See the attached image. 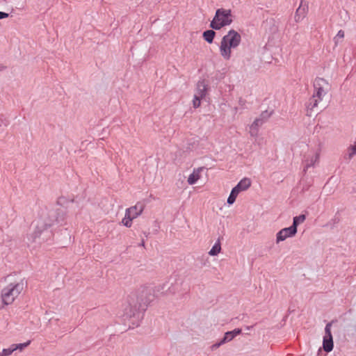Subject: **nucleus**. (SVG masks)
<instances>
[{
  "label": "nucleus",
  "instance_id": "7ed1b4c3",
  "mask_svg": "<svg viewBox=\"0 0 356 356\" xmlns=\"http://www.w3.org/2000/svg\"><path fill=\"white\" fill-rule=\"evenodd\" d=\"M233 22V16L230 9L218 8L210 24V27L215 30L230 25Z\"/></svg>",
  "mask_w": 356,
  "mask_h": 356
},
{
  "label": "nucleus",
  "instance_id": "a211bd4d",
  "mask_svg": "<svg viewBox=\"0 0 356 356\" xmlns=\"http://www.w3.org/2000/svg\"><path fill=\"white\" fill-rule=\"evenodd\" d=\"M221 251V246L220 242H217L214 244L212 248L209 252V255L216 256L219 254Z\"/></svg>",
  "mask_w": 356,
  "mask_h": 356
},
{
  "label": "nucleus",
  "instance_id": "6e6552de",
  "mask_svg": "<svg viewBox=\"0 0 356 356\" xmlns=\"http://www.w3.org/2000/svg\"><path fill=\"white\" fill-rule=\"evenodd\" d=\"M241 333V330L239 328L234 329V330L230 331V332H227L225 334L223 339L218 343L213 345L212 348H217L222 344L232 341L236 336L240 334Z\"/></svg>",
  "mask_w": 356,
  "mask_h": 356
},
{
  "label": "nucleus",
  "instance_id": "1a4fd4ad",
  "mask_svg": "<svg viewBox=\"0 0 356 356\" xmlns=\"http://www.w3.org/2000/svg\"><path fill=\"white\" fill-rule=\"evenodd\" d=\"M208 90V85L205 81H200L197 83V89L195 95L200 98H204Z\"/></svg>",
  "mask_w": 356,
  "mask_h": 356
},
{
  "label": "nucleus",
  "instance_id": "f257e3e1",
  "mask_svg": "<svg viewBox=\"0 0 356 356\" xmlns=\"http://www.w3.org/2000/svg\"><path fill=\"white\" fill-rule=\"evenodd\" d=\"M241 42V35L235 30H229L225 35L219 45V51L223 59L229 60L232 57V51L237 48Z\"/></svg>",
  "mask_w": 356,
  "mask_h": 356
},
{
  "label": "nucleus",
  "instance_id": "39448f33",
  "mask_svg": "<svg viewBox=\"0 0 356 356\" xmlns=\"http://www.w3.org/2000/svg\"><path fill=\"white\" fill-rule=\"evenodd\" d=\"M145 209V204L142 202H137L134 206L130 207L125 210L124 217L122 220V224L127 227L132 226L133 220L142 214Z\"/></svg>",
  "mask_w": 356,
  "mask_h": 356
},
{
  "label": "nucleus",
  "instance_id": "0eeeda50",
  "mask_svg": "<svg viewBox=\"0 0 356 356\" xmlns=\"http://www.w3.org/2000/svg\"><path fill=\"white\" fill-rule=\"evenodd\" d=\"M297 233V229L295 226H291L282 229L276 235V243H279L281 241L286 240L289 237H292Z\"/></svg>",
  "mask_w": 356,
  "mask_h": 356
},
{
  "label": "nucleus",
  "instance_id": "aec40b11",
  "mask_svg": "<svg viewBox=\"0 0 356 356\" xmlns=\"http://www.w3.org/2000/svg\"><path fill=\"white\" fill-rule=\"evenodd\" d=\"M305 218L306 217L305 215H300L298 216L294 217L292 226H295V227L297 229L298 225L303 222L305 220Z\"/></svg>",
  "mask_w": 356,
  "mask_h": 356
},
{
  "label": "nucleus",
  "instance_id": "423d86ee",
  "mask_svg": "<svg viewBox=\"0 0 356 356\" xmlns=\"http://www.w3.org/2000/svg\"><path fill=\"white\" fill-rule=\"evenodd\" d=\"M332 322L328 323L325 327V334L323 337V349L326 352H330L333 349V339L331 333Z\"/></svg>",
  "mask_w": 356,
  "mask_h": 356
},
{
  "label": "nucleus",
  "instance_id": "412c9836",
  "mask_svg": "<svg viewBox=\"0 0 356 356\" xmlns=\"http://www.w3.org/2000/svg\"><path fill=\"white\" fill-rule=\"evenodd\" d=\"M344 36V31L343 30H339L334 38L335 45H337L339 41L343 39Z\"/></svg>",
  "mask_w": 356,
  "mask_h": 356
},
{
  "label": "nucleus",
  "instance_id": "2eb2a0df",
  "mask_svg": "<svg viewBox=\"0 0 356 356\" xmlns=\"http://www.w3.org/2000/svg\"><path fill=\"white\" fill-rule=\"evenodd\" d=\"M239 193V191L235 187H234L230 193L229 196L227 198L228 204H233L235 202L236 197Z\"/></svg>",
  "mask_w": 356,
  "mask_h": 356
},
{
  "label": "nucleus",
  "instance_id": "393cba45",
  "mask_svg": "<svg viewBox=\"0 0 356 356\" xmlns=\"http://www.w3.org/2000/svg\"><path fill=\"white\" fill-rule=\"evenodd\" d=\"M132 314H133L132 308H130V309H129V312H127V313L126 314V315H127V316H131L132 315Z\"/></svg>",
  "mask_w": 356,
  "mask_h": 356
},
{
  "label": "nucleus",
  "instance_id": "5701e85b",
  "mask_svg": "<svg viewBox=\"0 0 356 356\" xmlns=\"http://www.w3.org/2000/svg\"><path fill=\"white\" fill-rule=\"evenodd\" d=\"M202 98L198 97L196 95H194V98L193 100V106L194 108H198L201 105V99Z\"/></svg>",
  "mask_w": 356,
  "mask_h": 356
},
{
  "label": "nucleus",
  "instance_id": "9b49d317",
  "mask_svg": "<svg viewBox=\"0 0 356 356\" xmlns=\"http://www.w3.org/2000/svg\"><path fill=\"white\" fill-rule=\"evenodd\" d=\"M251 186V180L249 178L245 177L242 179L238 184L235 186V188L239 191V193L242 191H245L248 190Z\"/></svg>",
  "mask_w": 356,
  "mask_h": 356
},
{
  "label": "nucleus",
  "instance_id": "f03ea898",
  "mask_svg": "<svg viewBox=\"0 0 356 356\" xmlns=\"http://www.w3.org/2000/svg\"><path fill=\"white\" fill-rule=\"evenodd\" d=\"M24 289V283L23 280L8 284L1 292V299L3 305H12Z\"/></svg>",
  "mask_w": 356,
  "mask_h": 356
},
{
  "label": "nucleus",
  "instance_id": "a878e982",
  "mask_svg": "<svg viewBox=\"0 0 356 356\" xmlns=\"http://www.w3.org/2000/svg\"><path fill=\"white\" fill-rule=\"evenodd\" d=\"M0 356H3V355H2V353H1V352H0Z\"/></svg>",
  "mask_w": 356,
  "mask_h": 356
},
{
  "label": "nucleus",
  "instance_id": "4be33fe9",
  "mask_svg": "<svg viewBox=\"0 0 356 356\" xmlns=\"http://www.w3.org/2000/svg\"><path fill=\"white\" fill-rule=\"evenodd\" d=\"M15 352L14 348H13V344H11L8 348H3L1 351L3 356H10Z\"/></svg>",
  "mask_w": 356,
  "mask_h": 356
},
{
  "label": "nucleus",
  "instance_id": "4468645a",
  "mask_svg": "<svg viewBox=\"0 0 356 356\" xmlns=\"http://www.w3.org/2000/svg\"><path fill=\"white\" fill-rule=\"evenodd\" d=\"M263 120L260 118H257L254 120V121L252 122V124L250 126V134L251 135L256 136L257 134V129L258 128L263 124Z\"/></svg>",
  "mask_w": 356,
  "mask_h": 356
},
{
  "label": "nucleus",
  "instance_id": "6ab92c4d",
  "mask_svg": "<svg viewBox=\"0 0 356 356\" xmlns=\"http://www.w3.org/2000/svg\"><path fill=\"white\" fill-rule=\"evenodd\" d=\"M31 343V341L29 340L26 342L21 343H13V348L14 350H19V351H22L25 348L28 347Z\"/></svg>",
  "mask_w": 356,
  "mask_h": 356
},
{
  "label": "nucleus",
  "instance_id": "f3484780",
  "mask_svg": "<svg viewBox=\"0 0 356 356\" xmlns=\"http://www.w3.org/2000/svg\"><path fill=\"white\" fill-rule=\"evenodd\" d=\"M215 35L216 33L213 30H208L203 33L204 39L209 43L213 42Z\"/></svg>",
  "mask_w": 356,
  "mask_h": 356
},
{
  "label": "nucleus",
  "instance_id": "ddd939ff",
  "mask_svg": "<svg viewBox=\"0 0 356 356\" xmlns=\"http://www.w3.org/2000/svg\"><path fill=\"white\" fill-rule=\"evenodd\" d=\"M307 8L302 7V4L298 8L295 15V21L300 22L307 15Z\"/></svg>",
  "mask_w": 356,
  "mask_h": 356
},
{
  "label": "nucleus",
  "instance_id": "20e7f679",
  "mask_svg": "<svg viewBox=\"0 0 356 356\" xmlns=\"http://www.w3.org/2000/svg\"><path fill=\"white\" fill-rule=\"evenodd\" d=\"M314 92L311 99V108L316 107L321 102L328 90V83L323 78H317L314 81Z\"/></svg>",
  "mask_w": 356,
  "mask_h": 356
},
{
  "label": "nucleus",
  "instance_id": "dca6fc26",
  "mask_svg": "<svg viewBox=\"0 0 356 356\" xmlns=\"http://www.w3.org/2000/svg\"><path fill=\"white\" fill-rule=\"evenodd\" d=\"M239 193V191L235 187H234L230 193L229 196L227 198L228 204H233L235 202L236 197Z\"/></svg>",
  "mask_w": 356,
  "mask_h": 356
},
{
  "label": "nucleus",
  "instance_id": "9d476101",
  "mask_svg": "<svg viewBox=\"0 0 356 356\" xmlns=\"http://www.w3.org/2000/svg\"><path fill=\"white\" fill-rule=\"evenodd\" d=\"M202 169V168H197L193 170L192 173L188 176L187 179L188 184L193 185L201 178Z\"/></svg>",
  "mask_w": 356,
  "mask_h": 356
},
{
  "label": "nucleus",
  "instance_id": "f8f14e48",
  "mask_svg": "<svg viewBox=\"0 0 356 356\" xmlns=\"http://www.w3.org/2000/svg\"><path fill=\"white\" fill-rule=\"evenodd\" d=\"M320 158V153L316 152L314 155L311 156L310 159H308L305 161V170H307L309 168L314 165L316 163L318 162Z\"/></svg>",
  "mask_w": 356,
  "mask_h": 356
},
{
  "label": "nucleus",
  "instance_id": "b1692460",
  "mask_svg": "<svg viewBox=\"0 0 356 356\" xmlns=\"http://www.w3.org/2000/svg\"><path fill=\"white\" fill-rule=\"evenodd\" d=\"M8 17V13H3V12H0V19L6 18Z\"/></svg>",
  "mask_w": 356,
  "mask_h": 356
}]
</instances>
